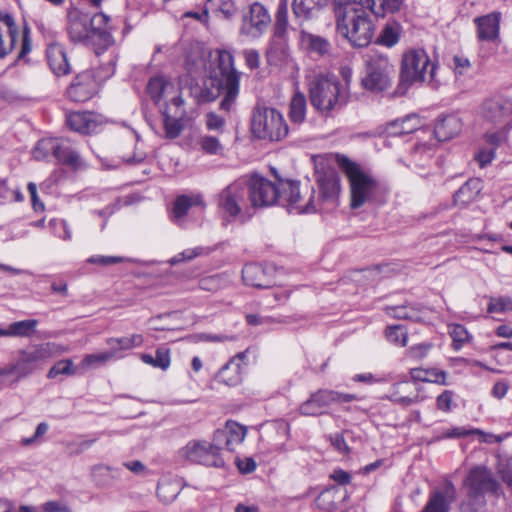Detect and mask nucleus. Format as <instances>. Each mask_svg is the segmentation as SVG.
I'll return each instance as SVG.
<instances>
[{"instance_id":"obj_38","label":"nucleus","mask_w":512,"mask_h":512,"mask_svg":"<svg viewBox=\"0 0 512 512\" xmlns=\"http://www.w3.org/2000/svg\"><path fill=\"white\" fill-rule=\"evenodd\" d=\"M181 491V482L168 477L162 478L157 485V495L164 503L174 501Z\"/></svg>"},{"instance_id":"obj_35","label":"nucleus","mask_w":512,"mask_h":512,"mask_svg":"<svg viewBox=\"0 0 512 512\" xmlns=\"http://www.w3.org/2000/svg\"><path fill=\"white\" fill-rule=\"evenodd\" d=\"M204 202L200 194L180 195L173 204L172 215L176 220L183 218L192 206L204 207Z\"/></svg>"},{"instance_id":"obj_48","label":"nucleus","mask_w":512,"mask_h":512,"mask_svg":"<svg viewBox=\"0 0 512 512\" xmlns=\"http://www.w3.org/2000/svg\"><path fill=\"white\" fill-rule=\"evenodd\" d=\"M209 253L210 249L203 246L188 248L172 257L169 262L172 265H177L185 261H191L199 256L208 255Z\"/></svg>"},{"instance_id":"obj_21","label":"nucleus","mask_w":512,"mask_h":512,"mask_svg":"<svg viewBox=\"0 0 512 512\" xmlns=\"http://www.w3.org/2000/svg\"><path fill=\"white\" fill-rule=\"evenodd\" d=\"M501 13L491 12L489 14L476 17L474 24L477 28V38L480 41L494 42L500 34Z\"/></svg>"},{"instance_id":"obj_15","label":"nucleus","mask_w":512,"mask_h":512,"mask_svg":"<svg viewBox=\"0 0 512 512\" xmlns=\"http://www.w3.org/2000/svg\"><path fill=\"white\" fill-rule=\"evenodd\" d=\"M181 455L189 461L205 466L220 468L225 464L223 457L216 453V448L208 441H190L182 448Z\"/></svg>"},{"instance_id":"obj_16","label":"nucleus","mask_w":512,"mask_h":512,"mask_svg":"<svg viewBox=\"0 0 512 512\" xmlns=\"http://www.w3.org/2000/svg\"><path fill=\"white\" fill-rule=\"evenodd\" d=\"M270 23L266 8L260 3H253L247 14L243 16L240 33L255 39L262 35Z\"/></svg>"},{"instance_id":"obj_63","label":"nucleus","mask_w":512,"mask_h":512,"mask_svg":"<svg viewBox=\"0 0 512 512\" xmlns=\"http://www.w3.org/2000/svg\"><path fill=\"white\" fill-rule=\"evenodd\" d=\"M495 157L493 149H482L475 155V160L481 168L487 166Z\"/></svg>"},{"instance_id":"obj_26","label":"nucleus","mask_w":512,"mask_h":512,"mask_svg":"<svg viewBox=\"0 0 512 512\" xmlns=\"http://www.w3.org/2000/svg\"><path fill=\"white\" fill-rule=\"evenodd\" d=\"M242 279L246 285L256 288H269L273 281L268 276L266 269L259 264H247L242 269Z\"/></svg>"},{"instance_id":"obj_42","label":"nucleus","mask_w":512,"mask_h":512,"mask_svg":"<svg viewBox=\"0 0 512 512\" xmlns=\"http://www.w3.org/2000/svg\"><path fill=\"white\" fill-rule=\"evenodd\" d=\"M140 358L145 364L164 371L167 370L171 364L170 350L166 347L157 348L155 357L143 353L140 355Z\"/></svg>"},{"instance_id":"obj_43","label":"nucleus","mask_w":512,"mask_h":512,"mask_svg":"<svg viewBox=\"0 0 512 512\" xmlns=\"http://www.w3.org/2000/svg\"><path fill=\"white\" fill-rule=\"evenodd\" d=\"M289 117L293 123L300 124L306 117V98L300 93L296 92L291 99L289 106Z\"/></svg>"},{"instance_id":"obj_60","label":"nucleus","mask_w":512,"mask_h":512,"mask_svg":"<svg viewBox=\"0 0 512 512\" xmlns=\"http://www.w3.org/2000/svg\"><path fill=\"white\" fill-rule=\"evenodd\" d=\"M454 393L451 390H445L436 399L437 408L443 412H449L451 410V404Z\"/></svg>"},{"instance_id":"obj_4","label":"nucleus","mask_w":512,"mask_h":512,"mask_svg":"<svg viewBox=\"0 0 512 512\" xmlns=\"http://www.w3.org/2000/svg\"><path fill=\"white\" fill-rule=\"evenodd\" d=\"M337 31L355 47H366L374 35V26L366 10L352 0H335Z\"/></svg>"},{"instance_id":"obj_8","label":"nucleus","mask_w":512,"mask_h":512,"mask_svg":"<svg viewBox=\"0 0 512 512\" xmlns=\"http://www.w3.org/2000/svg\"><path fill=\"white\" fill-rule=\"evenodd\" d=\"M436 65L423 49H411L403 54L399 75L398 92L404 94L415 83L428 82L437 87Z\"/></svg>"},{"instance_id":"obj_25","label":"nucleus","mask_w":512,"mask_h":512,"mask_svg":"<svg viewBox=\"0 0 512 512\" xmlns=\"http://www.w3.org/2000/svg\"><path fill=\"white\" fill-rule=\"evenodd\" d=\"M46 57L49 67L56 75H66L70 72V64L62 45L50 44L46 49Z\"/></svg>"},{"instance_id":"obj_41","label":"nucleus","mask_w":512,"mask_h":512,"mask_svg":"<svg viewBox=\"0 0 512 512\" xmlns=\"http://www.w3.org/2000/svg\"><path fill=\"white\" fill-rule=\"evenodd\" d=\"M389 314L398 319L421 322L424 318L425 310L419 305H401L391 308Z\"/></svg>"},{"instance_id":"obj_59","label":"nucleus","mask_w":512,"mask_h":512,"mask_svg":"<svg viewBox=\"0 0 512 512\" xmlns=\"http://www.w3.org/2000/svg\"><path fill=\"white\" fill-rule=\"evenodd\" d=\"M124 261H125L124 257L101 256V255L92 256L87 259L88 263L102 265V266H110V265L118 264V263H121Z\"/></svg>"},{"instance_id":"obj_1","label":"nucleus","mask_w":512,"mask_h":512,"mask_svg":"<svg viewBox=\"0 0 512 512\" xmlns=\"http://www.w3.org/2000/svg\"><path fill=\"white\" fill-rule=\"evenodd\" d=\"M247 190L253 207H268L278 203L289 213L303 214L317 210L314 205V189L307 187L304 196L298 181L278 179L274 183L262 176L253 175L247 182Z\"/></svg>"},{"instance_id":"obj_29","label":"nucleus","mask_w":512,"mask_h":512,"mask_svg":"<svg viewBox=\"0 0 512 512\" xmlns=\"http://www.w3.org/2000/svg\"><path fill=\"white\" fill-rule=\"evenodd\" d=\"M66 122L71 130L81 134H90L97 128L95 116L89 112H72Z\"/></svg>"},{"instance_id":"obj_58","label":"nucleus","mask_w":512,"mask_h":512,"mask_svg":"<svg viewBox=\"0 0 512 512\" xmlns=\"http://www.w3.org/2000/svg\"><path fill=\"white\" fill-rule=\"evenodd\" d=\"M97 437L91 439L81 440L79 442L69 443V453L70 455H79L84 451L88 450L92 445L97 441Z\"/></svg>"},{"instance_id":"obj_31","label":"nucleus","mask_w":512,"mask_h":512,"mask_svg":"<svg viewBox=\"0 0 512 512\" xmlns=\"http://www.w3.org/2000/svg\"><path fill=\"white\" fill-rule=\"evenodd\" d=\"M53 156L61 164L71 167H78L80 165V156L78 151L72 146L68 139H57L55 154Z\"/></svg>"},{"instance_id":"obj_12","label":"nucleus","mask_w":512,"mask_h":512,"mask_svg":"<svg viewBox=\"0 0 512 512\" xmlns=\"http://www.w3.org/2000/svg\"><path fill=\"white\" fill-rule=\"evenodd\" d=\"M115 72V63L111 60L107 65L96 70L95 74L85 71L78 74L67 89V96L74 102H85L97 91L98 82L110 78Z\"/></svg>"},{"instance_id":"obj_9","label":"nucleus","mask_w":512,"mask_h":512,"mask_svg":"<svg viewBox=\"0 0 512 512\" xmlns=\"http://www.w3.org/2000/svg\"><path fill=\"white\" fill-rule=\"evenodd\" d=\"M364 76L361 80L364 89L380 93L387 90L395 73L388 56L377 50H369L364 55Z\"/></svg>"},{"instance_id":"obj_37","label":"nucleus","mask_w":512,"mask_h":512,"mask_svg":"<svg viewBox=\"0 0 512 512\" xmlns=\"http://www.w3.org/2000/svg\"><path fill=\"white\" fill-rule=\"evenodd\" d=\"M38 325L37 319H26L21 321L12 322L9 326L3 329V337H31Z\"/></svg>"},{"instance_id":"obj_45","label":"nucleus","mask_w":512,"mask_h":512,"mask_svg":"<svg viewBox=\"0 0 512 512\" xmlns=\"http://www.w3.org/2000/svg\"><path fill=\"white\" fill-rule=\"evenodd\" d=\"M336 487H330L323 490L315 500L318 509L324 512H333L336 509Z\"/></svg>"},{"instance_id":"obj_33","label":"nucleus","mask_w":512,"mask_h":512,"mask_svg":"<svg viewBox=\"0 0 512 512\" xmlns=\"http://www.w3.org/2000/svg\"><path fill=\"white\" fill-rule=\"evenodd\" d=\"M328 0H294L292 10L294 15L303 20L310 19L324 6Z\"/></svg>"},{"instance_id":"obj_46","label":"nucleus","mask_w":512,"mask_h":512,"mask_svg":"<svg viewBox=\"0 0 512 512\" xmlns=\"http://www.w3.org/2000/svg\"><path fill=\"white\" fill-rule=\"evenodd\" d=\"M449 335L452 338V347L456 351L460 350L470 340L467 329L461 324L450 325Z\"/></svg>"},{"instance_id":"obj_10","label":"nucleus","mask_w":512,"mask_h":512,"mask_svg":"<svg viewBox=\"0 0 512 512\" xmlns=\"http://www.w3.org/2000/svg\"><path fill=\"white\" fill-rule=\"evenodd\" d=\"M251 131L258 139L280 141L288 135L289 128L278 110L256 105L251 117Z\"/></svg>"},{"instance_id":"obj_24","label":"nucleus","mask_w":512,"mask_h":512,"mask_svg":"<svg viewBox=\"0 0 512 512\" xmlns=\"http://www.w3.org/2000/svg\"><path fill=\"white\" fill-rule=\"evenodd\" d=\"M243 354L230 359L216 374L215 379L227 386H236L242 381V368L240 362Z\"/></svg>"},{"instance_id":"obj_22","label":"nucleus","mask_w":512,"mask_h":512,"mask_svg":"<svg viewBox=\"0 0 512 512\" xmlns=\"http://www.w3.org/2000/svg\"><path fill=\"white\" fill-rule=\"evenodd\" d=\"M456 498L453 484L447 483L442 490L433 491L422 512H449Z\"/></svg>"},{"instance_id":"obj_52","label":"nucleus","mask_w":512,"mask_h":512,"mask_svg":"<svg viewBox=\"0 0 512 512\" xmlns=\"http://www.w3.org/2000/svg\"><path fill=\"white\" fill-rule=\"evenodd\" d=\"M487 310L489 313L512 311V298L508 296L492 297L490 298Z\"/></svg>"},{"instance_id":"obj_40","label":"nucleus","mask_w":512,"mask_h":512,"mask_svg":"<svg viewBox=\"0 0 512 512\" xmlns=\"http://www.w3.org/2000/svg\"><path fill=\"white\" fill-rule=\"evenodd\" d=\"M469 435H478L479 441L483 443H493L496 441H500V438L496 437L493 434L486 433L477 428L467 429L465 427H455L450 430H447L446 432H444L443 438H460L467 437Z\"/></svg>"},{"instance_id":"obj_64","label":"nucleus","mask_w":512,"mask_h":512,"mask_svg":"<svg viewBox=\"0 0 512 512\" xmlns=\"http://www.w3.org/2000/svg\"><path fill=\"white\" fill-rule=\"evenodd\" d=\"M330 441H331V444L332 446L339 452L341 453H348L349 452V447L343 437L342 434L340 433H335L333 435L330 436Z\"/></svg>"},{"instance_id":"obj_6","label":"nucleus","mask_w":512,"mask_h":512,"mask_svg":"<svg viewBox=\"0 0 512 512\" xmlns=\"http://www.w3.org/2000/svg\"><path fill=\"white\" fill-rule=\"evenodd\" d=\"M312 107L324 116L344 107L350 98L348 80L340 82L335 77L315 76L308 84Z\"/></svg>"},{"instance_id":"obj_13","label":"nucleus","mask_w":512,"mask_h":512,"mask_svg":"<svg viewBox=\"0 0 512 512\" xmlns=\"http://www.w3.org/2000/svg\"><path fill=\"white\" fill-rule=\"evenodd\" d=\"M247 181L238 179L222 189L217 196V206L227 221L237 219L247 206Z\"/></svg>"},{"instance_id":"obj_11","label":"nucleus","mask_w":512,"mask_h":512,"mask_svg":"<svg viewBox=\"0 0 512 512\" xmlns=\"http://www.w3.org/2000/svg\"><path fill=\"white\" fill-rule=\"evenodd\" d=\"M464 485L467 488L469 501L462 505L461 512H477L473 506H484L485 495H496L500 488L499 482L493 476V473L483 466L472 468L464 481Z\"/></svg>"},{"instance_id":"obj_30","label":"nucleus","mask_w":512,"mask_h":512,"mask_svg":"<svg viewBox=\"0 0 512 512\" xmlns=\"http://www.w3.org/2000/svg\"><path fill=\"white\" fill-rule=\"evenodd\" d=\"M482 190V181L478 178L467 180L454 194V204L464 207L473 202Z\"/></svg>"},{"instance_id":"obj_2","label":"nucleus","mask_w":512,"mask_h":512,"mask_svg":"<svg viewBox=\"0 0 512 512\" xmlns=\"http://www.w3.org/2000/svg\"><path fill=\"white\" fill-rule=\"evenodd\" d=\"M109 16L97 13L93 17L72 7L67 12V32L72 42H93L95 53L100 55L105 49L114 44V38L108 28Z\"/></svg>"},{"instance_id":"obj_7","label":"nucleus","mask_w":512,"mask_h":512,"mask_svg":"<svg viewBox=\"0 0 512 512\" xmlns=\"http://www.w3.org/2000/svg\"><path fill=\"white\" fill-rule=\"evenodd\" d=\"M217 69L219 71L218 90L216 92L202 89L199 96L202 102L214 101L222 93L220 109L230 112L239 95L240 73L234 67V57L226 50L218 51Z\"/></svg>"},{"instance_id":"obj_44","label":"nucleus","mask_w":512,"mask_h":512,"mask_svg":"<svg viewBox=\"0 0 512 512\" xmlns=\"http://www.w3.org/2000/svg\"><path fill=\"white\" fill-rule=\"evenodd\" d=\"M229 439V451H233L246 437V428L234 421H227L224 427Z\"/></svg>"},{"instance_id":"obj_56","label":"nucleus","mask_w":512,"mask_h":512,"mask_svg":"<svg viewBox=\"0 0 512 512\" xmlns=\"http://www.w3.org/2000/svg\"><path fill=\"white\" fill-rule=\"evenodd\" d=\"M210 445L214 448H216V453L218 455H221V450L223 448H226L229 450V439L225 433L224 428L217 429L212 438V442H210Z\"/></svg>"},{"instance_id":"obj_57","label":"nucleus","mask_w":512,"mask_h":512,"mask_svg":"<svg viewBox=\"0 0 512 512\" xmlns=\"http://www.w3.org/2000/svg\"><path fill=\"white\" fill-rule=\"evenodd\" d=\"M431 348H432L431 343H420V344L411 346L408 349L407 353L411 358L416 359V360H421L428 355Z\"/></svg>"},{"instance_id":"obj_36","label":"nucleus","mask_w":512,"mask_h":512,"mask_svg":"<svg viewBox=\"0 0 512 512\" xmlns=\"http://www.w3.org/2000/svg\"><path fill=\"white\" fill-rule=\"evenodd\" d=\"M410 377L414 382H430L440 385H446V372L436 368H412L410 369Z\"/></svg>"},{"instance_id":"obj_47","label":"nucleus","mask_w":512,"mask_h":512,"mask_svg":"<svg viewBox=\"0 0 512 512\" xmlns=\"http://www.w3.org/2000/svg\"><path fill=\"white\" fill-rule=\"evenodd\" d=\"M400 32L401 29L398 24H387L378 38V43L386 47H392L398 43Z\"/></svg>"},{"instance_id":"obj_20","label":"nucleus","mask_w":512,"mask_h":512,"mask_svg":"<svg viewBox=\"0 0 512 512\" xmlns=\"http://www.w3.org/2000/svg\"><path fill=\"white\" fill-rule=\"evenodd\" d=\"M18 33L13 16L0 10V58H4L13 50Z\"/></svg>"},{"instance_id":"obj_18","label":"nucleus","mask_w":512,"mask_h":512,"mask_svg":"<svg viewBox=\"0 0 512 512\" xmlns=\"http://www.w3.org/2000/svg\"><path fill=\"white\" fill-rule=\"evenodd\" d=\"M147 93L155 103L165 101V106L174 103V98L182 97L179 85L164 76H156L149 80Z\"/></svg>"},{"instance_id":"obj_54","label":"nucleus","mask_w":512,"mask_h":512,"mask_svg":"<svg viewBox=\"0 0 512 512\" xmlns=\"http://www.w3.org/2000/svg\"><path fill=\"white\" fill-rule=\"evenodd\" d=\"M75 369L71 360H62L57 362L48 372V378H55L58 375H73Z\"/></svg>"},{"instance_id":"obj_34","label":"nucleus","mask_w":512,"mask_h":512,"mask_svg":"<svg viewBox=\"0 0 512 512\" xmlns=\"http://www.w3.org/2000/svg\"><path fill=\"white\" fill-rule=\"evenodd\" d=\"M301 42L310 53L317 56L328 55L331 50V44L326 38L312 33L302 32Z\"/></svg>"},{"instance_id":"obj_23","label":"nucleus","mask_w":512,"mask_h":512,"mask_svg":"<svg viewBox=\"0 0 512 512\" xmlns=\"http://www.w3.org/2000/svg\"><path fill=\"white\" fill-rule=\"evenodd\" d=\"M320 190V198L323 202L334 204L341 191L340 178L334 170H328L319 174L317 178Z\"/></svg>"},{"instance_id":"obj_55","label":"nucleus","mask_w":512,"mask_h":512,"mask_svg":"<svg viewBox=\"0 0 512 512\" xmlns=\"http://www.w3.org/2000/svg\"><path fill=\"white\" fill-rule=\"evenodd\" d=\"M199 144L201 149L208 154H218L223 149L220 141L216 137L209 135L202 136Z\"/></svg>"},{"instance_id":"obj_17","label":"nucleus","mask_w":512,"mask_h":512,"mask_svg":"<svg viewBox=\"0 0 512 512\" xmlns=\"http://www.w3.org/2000/svg\"><path fill=\"white\" fill-rule=\"evenodd\" d=\"M186 114L184 100L182 97L174 98V103L167 104L162 112L163 125L166 137L170 139L177 138L183 128V118Z\"/></svg>"},{"instance_id":"obj_14","label":"nucleus","mask_w":512,"mask_h":512,"mask_svg":"<svg viewBox=\"0 0 512 512\" xmlns=\"http://www.w3.org/2000/svg\"><path fill=\"white\" fill-rule=\"evenodd\" d=\"M357 400L354 394L341 393L334 390L320 389L310 395L300 407V413L305 416H318L326 413L331 404L348 403Z\"/></svg>"},{"instance_id":"obj_62","label":"nucleus","mask_w":512,"mask_h":512,"mask_svg":"<svg viewBox=\"0 0 512 512\" xmlns=\"http://www.w3.org/2000/svg\"><path fill=\"white\" fill-rule=\"evenodd\" d=\"M287 26V8L282 7L278 9L276 15V24H275V33L277 35H282Z\"/></svg>"},{"instance_id":"obj_51","label":"nucleus","mask_w":512,"mask_h":512,"mask_svg":"<svg viewBox=\"0 0 512 512\" xmlns=\"http://www.w3.org/2000/svg\"><path fill=\"white\" fill-rule=\"evenodd\" d=\"M112 358H114V352H111V350L98 354H88L83 358L80 365L83 369H88L96 365L104 364Z\"/></svg>"},{"instance_id":"obj_28","label":"nucleus","mask_w":512,"mask_h":512,"mask_svg":"<svg viewBox=\"0 0 512 512\" xmlns=\"http://www.w3.org/2000/svg\"><path fill=\"white\" fill-rule=\"evenodd\" d=\"M419 389L413 387L409 381H401L393 385L389 399L397 404L409 406L419 402Z\"/></svg>"},{"instance_id":"obj_19","label":"nucleus","mask_w":512,"mask_h":512,"mask_svg":"<svg viewBox=\"0 0 512 512\" xmlns=\"http://www.w3.org/2000/svg\"><path fill=\"white\" fill-rule=\"evenodd\" d=\"M482 113L485 119L493 123H505L508 130L512 127V100L490 99L483 103Z\"/></svg>"},{"instance_id":"obj_27","label":"nucleus","mask_w":512,"mask_h":512,"mask_svg":"<svg viewBox=\"0 0 512 512\" xmlns=\"http://www.w3.org/2000/svg\"><path fill=\"white\" fill-rule=\"evenodd\" d=\"M461 129V119L456 115H447L437 121L434 134L439 141H448L458 135Z\"/></svg>"},{"instance_id":"obj_61","label":"nucleus","mask_w":512,"mask_h":512,"mask_svg":"<svg viewBox=\"0 0 512 512\" xmlns=\"http://www.w3.org/2000/svg\"><path fill=\"white\" fill-rule=\"evenodd\" d=\"M225 125V120L214 112L206 115V127L208 130L221 131Z\"/></svg>"},{"instance_id":"obj_49","label":"nucleus","mask_w":512,"mask_h":512,"mask_svg":"<svg viewBox=\"0 0 512 512\" xmlns=\"http://www.w3.org/2000/svg\"><path fill=\"white\" fill-rule=\"evenodd\" d=\"M56 138L42 139L33 149V157L36 160H44L49 154H55Z\"/></svg>"},{"instance_id":"obj_32","label":"nucleus","mask_w":512,"mask_h":512,"mask_svg":"<svg viewBox=\"0 0 512 512\" xmlns=\"http://www.w3.org/2000/svg\"><path fill=\"white\" fill-rule=\"evenodd\" d=\"M420 119L415 114L406 115L387 124V132L393 136H400L416 131L420 127Z\"/></svg>"},{"instance_id":"obj_39","label":"nucleus","mask_w":512,"mask_h":512,"mask_svg":"<svg viewBox=\"0 0 512 512\" xmlns=\"http://www.w3.org/2000/svg\"><path fill=\"white\" fill-rule=\"evenodd\" d=\"M144 342L141 334H132L130 336L121 338H109L107 344L111 352H114V357H118V352L121 350H129L135 347H140Z\"/></svg>"},{"instance_id":"obj_53","label":"nucleus","mask_w":512,"mask_h":512,"mask_svg":"<svg viewBox=\"0 0 512 512\" xmlns=\"http://www.w3.org/2000/svg\"><path fill=\"white\" fill-rule=\"evenodd\" d=\"M145 155L144 153H134L133 156L126 157V156H118L117 159H114L112 161H107L106 159H101L103 165L106 168H118L121 163L125 162L127 164H137L144 160Z\"/></svg>"},{"instance_id":"obj_3","label":"nucleus","mask_w":512,"mask_h":512,"mask_svg":"<svg viewBox=\"0 0 512 512\" xmlns=\"http://www.w3.org/2000/svg\"><path fill=\"white\" fill-rule=\"evenodd\" d=\"M339 164L348 178L352 209H358L366 204L381 205L386 202L387 187L371 173L346 157H341Z\"/></svg>"},{"instance_id":"obj_5","label":"nucleus","mask_w":512,"mask_h":512,"mask_svg":"<svg viewBox=\"0 0 512 512\" xmlns=\"http://www.w3.org/2000/svg\"><path fill=\"white\" fill-rule=\"evenodd\" d=\"M57 351L54 343H41L18 351L14 363L0 368V389L19 382L41 368Z\"/></svg>"},{"instance_id":"obj_50","label":"nucleus","mask_w":512,"mask_h":512,"mask_svg":"<svg viewBox=\"0 0 512 512\" xmlns=\"http://www.w3.org/2000/svg\"><path fill=\"white\" fill-rule=\"evenodd\" d=\"M387 340L397 346H405L408 340L407 331L401 325L388 326L385 331Z\"/></svg>"}]
</instances>
